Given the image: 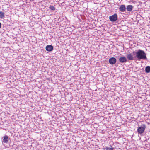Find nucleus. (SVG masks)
I'll use <instances>...</instances> for the list:
<instances>
[{
    "instance_id": "1",
    "label": "nucleus",
    "mask_w": 150,
    "mask_h": 150,
    "mask_svg": "<svg viewBox=\"0 0 150 150\" xmlns=\"http://www.w3.org/2000/svg\"><path fill=\"white\" fill-rule=\"evenodd\" d=\"M136 57L139 60L141 59L145 60L147 59L146 54L143 50H138Z\"/></svg>"
},
{
    "instance_id": "2",
    "label": "nucleus",
    "mask_w": 150,
    "mask_h": 150,
    "mask_svg": "<svg viewBox=\"0 0 150 150\" xmlns=\"http://www.w3.org/2000/svg\"><path fill=\"white\" fill-rule=\"evenodd\" d=\"M146 127V126L145 125L143 124L140 127H138L137 129V132L140 134L143 133Z\"/></svg>"
},
{
    "instance_id": "3",
    "label": "nucleus",
    "mask_w": 150,
    "mask_h": 150,
    "mask_svg": "<svg viewBox=\"0 0 150 150\" xmlns=\"http://www.w3.org/2000/svg\"><path fill=\"white\" fill-rule=\"evenodd\" d=\"M110 21L112 22H114L116 21L118 18L117 16L116 13H115L113 15L110 16L109 17Z\"/></svg>"
},
{
    "instance_id": "4",
    "label": "nucleus",
    "mask_w": 150,
    "mask_h": 150,
    "mask_svg": "<svg viewBox=\"0 0 150 150\" xmlns=\"http://www.w3.org/2000/svg\"><path fill=\"white\" fill-rule=\"evenodd\" d=\"M116 62V59L115 58L112 57L110 58L109 60V62L111 64H115Z\"/></svg>"
},
{
    "instance_id": "5",
    "label": "nucleus",
    "mask_w": 150,
    "mask_h": 150,
    "mask_svg": "<svg viewBox=\"0 0 150 150\" xmlns=\"http://www.w3.org/2000/svg\"><path fill=\"white\" fill-rule=\"evenodd\" d=\"M119 60L120 62L122 63H125L127 62L126 58L124 56L120 57L119 58Z\"/></svg>"
},
{
    "instance_id": "6",
    "label": "nucleus",
    "mask_w": 150,
    "mask_h": 150,
    "mask_svg": "<svg viewBox=\"0 0 150 150\" xmlns=\"http://www.w3.org/2000/svg\"><path fill=\"white\" fill-rule=\"evenodd\" d=\"M46 50L48 52L52 51L53 49V47L52 45H47L45 48Z\"/></svg>"
},
{
    "instance_id": "7",
    "label": "nucleus",
    "mask_w": 150,
    "mask_h": 150,
    "mask_svg": "<svg viewBox=\"0 0 150 150\" xmlns=\"http://www.w3.org/2000/svg\"><path fill=\"white\" fill-rule=\"evenodd\" d=\"M126 6L124 5H121L119 8V10L122 12H124L126 10Z\"/></svg>"
},
{
    "instance_id": "8",
    "label": "nucleus",
    "mask_w": 150,
    "mask_h": 150,
    "mask_svg": "<svg viewBox=\"0 0 150 150\" xmlns=\"http://www.w3.org/2000/svg\"><path fill=\"white\" fill-rule=\"evenodd\" d=\"M127 57L129 60H132L134 59V57L131 53L127 54Z\"/></svg>"
},
{
    "instance_id": "9",
    "label": "nucleus",
    "mask_w": 150,
    "mask_h": 150,
    "mask_svg": "<svg viewBox=\"0 0 150 150\" xmlns=\"http://www.w3.org/2000/svg\"><path fill=\"white\" fill-rule=\"evenodd\" d=\"M9 140V138L8 136L5 135L3 137V139L2 142L4 143H7Z\"/></svg>"
},
{
    "instance_id": "10",
    "label": "nucleus",
    "mask_w": 150,
    "mask_h": 150,
    "mask_svg": "<svg viewBox=\"0 0 150 150\" xmlns=\"http://www.w3.org/2000/svg\"><path fill=\"white\" fill-rule=\"evenodd\" d=\"M133 6L132 5H129L127 6L126 9L129 11H131L132 9Z\"/></svg>"
},
{
    "instance_id": "11",
    "label": "nucleus",
    "mask_w": 150,
    "mask_h": 150,
    "mask_svg": "<svg viewBox=\"0 0 150 150\" xmlns=\"http://www.w3.org/2000/svg\"><path fill=\"white\" fill-rule=\"evenodd\" d=\"M145 71L147 73H149L150 72V66H147L145 69Z\"/></svg>"
},
{
    "instance_id": "12",
    "label": "nucleus",
    "mask_w": 150,
    "mask_h": 150,
    "mask_svg": "<svg viewBox=\"0 0 150 150\" xmlns=\"http://www.w3.org/2000/svg\"><path fill=\"white\" fill-rule=\"evenodd\" d=\"M5 16V13L3 12L0 11V18H3Z\"/></svg>"
},
{
    "instance_id": "13",
    "label": "nucleus",
    "mask_w": 150,
    "mask_h": 150,
    "mask_svg": "<svg viewBox=\"0 0 150 150\" xmlns=\"http://www.w3.org/2000/svg\"><path fill=\"white\" fill-rule=\"evenodd\" d=\"M49 8L53 11H54L56 10L55 7L52 5H50L49 7Z\"/></svg>"
},
{
    "instance_id": "14",
    "label": "nucleus",
    "mask_w": 150,
    "mask_h": 150,
    "mask_svg": "<svg viewBox=\"0 0 150 150\" xmlns=\"http://www.w3.org/2000/svg\"><path fill=\"white\" fill-rule=\"evenodd\" d=\"M110 147H106V150H113L114 149V148L112 147L111 145H110Z\"/></svg>"
},
{
    "instance_id": "15",
    "label": "nucleus",
    "mask_w": 150,
    "mask_h": 150,
    "mask_svg": "<svg viewBox=\"0 0 150 150\" xmlns=\"http://www.w3.org/2000/svg\"><path fill=\"white\" fill-rule=\"evenodd\" d=\"M137 50H136L135 51H134L132 53L134 55L136 54V56L137 57Z\"/></svg>"
},
{
    "instance_id": "16",
    "label": "nucleus",
    "mask_w": 150,
    "mask_h": 150,
    "mask_svg": "<svg viewBox=\"0 0 150 150\" xmlns=\"http://www.w3.org/2000/svg\"><path fill=\"white\" fill-rule=\"evenodd\" d=\"M1 23H0V28H1Z\"/></svg>"
}]
</instances>
